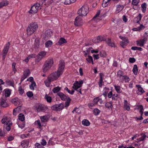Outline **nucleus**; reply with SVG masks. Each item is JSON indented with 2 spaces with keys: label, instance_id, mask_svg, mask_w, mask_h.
Here are the masks:
<instances>
[{
  "label": "nucleus",
  "instance_id": "nucleus-1",
  "mask_svg": "<svg viewBox=\"0 0 148 148\" xmlns=\"http://www.w3.org/2000/svg\"><path fill=\"white\" fill-rule=\"evenodd\" d=\"M64 67L65 63L64 61L61 60L58 65L57 71L51 73L48 76L47 80L45 81V83L47 86H49L51 82L56 80L62 74Z\"/></svg>",
  "mask_w": 148,
  "mask_h": 148
},
{
  "label": "nucleus",
  "instance_id": "nucleus-2",
  "mask_svg": "<svg viewBox=\"0 0 148 148\" xmlns=\"http://www.w3.org/2000/svg\"><path fill=\"white\" fill-rule=\"evenodd\" d=\"M38 25L36 22L31 23L28 26L27 29V35L30 36L37 30Z\"/></svg>",
  "mask_w": 148,
  "mask_h": 148
},
{
  "label": "nucleus",
  "instance_id": "nucleus-3",
  "mask_svg": "<svg viewBox=\"0 0 148 148\" xmlns=\"http://www.w3.org/2000/svg\"><path fill=\"white\" fill-rule=\"evenodd\" d=\"M117 77L118 78V80L120 82L122 83L124 81L125 82H129L130 79L127 75H124V72L119 70L117 72Z\"/></svg>",
  "mask_w": 148,
  "mask_h": 148
},
{
  "label": "nucleus",
  "instance_id": "nucleus-4",
  "mask_svg": "<svg viewBox=\"0 0 148 148\" xmlns=\"http://www.w3.org/2000/svg\"><path fill=\"white\" fill-rule=\"evenodd\" d=\"M53 64V60L52 58L48 59L44 63L43 66V71L46 72L49 71L51 67Z\"/></svg>",
  "mask_w": 148,
  "mask_h": 148
},
{
  "label": "nucleus",
  "instance_id": "nucleus-5",
  "mask_svg": "<svg viewBox=\"0 0 148 148\" xmlns=\"http://www.w3.org/2000/svg\"><path fill=\"white\" fill-rule=\"evenodd\" d=\"M88 12V7L86 4L83 5L78 11V13L79 16H85L86 15Z\"/></svg>",
  "mask_w": 148,
  "mask_h": 148
},
{
  "label": "nucleus",
  "instance_id": "nucleus-6",
  "mask_svg": "<svg viewBox=\"0 0 148 148\" xmlns=\"http://www.w3.org/2000/svg\"><path fill=\"white\" fill-rule=\"evenodd\" d=\"M42 2H40L39 3H36L33 5L31 8L29 13H35L37 12L38 10L41 9Z\"/></svg>",
  "mask_w": 148,
  "mask_h": 148
},
{
  "label": "nucleus",
  "instance_id": "nucleus-7",
  "mask_svg": "<svg viewBox=\"0 0 148 148\" xmlns=\"http://www.w3.org/2000/svg\"><path fill=\"white\" fill-rule=\"evenodd\" d=\"M74 24L75 26H80L83 25V21L80 16L79 15L76 17Z\"/></svg>",
  "mask_w": 148,
  "mask_h": 148
},
{
  "label": "nucleus",
  "instance_id": "nucleus-8",
  "mask_svg": "<svg viewBox=\"0 0 148 148\" xmlns=\"http://www.w3.org/2000/svg\"><path fill=\"white\" fill-rule=\"evenodd\" d=\"M64 108L63 104L60 103L56 104L52 106L51 107V109L53 110L56 111H60Z\"/></svg>",
  "mask_w": 148,
  "mask_h": 148
},
{
  "label": "nucleus",
  "instance_id": "nucleus-9",
  "mask_svg": "<svg viewBox=\"0 0 148 148\" xmlns=\"http://www.w3.org/2000/svg\"><path fill=\"white\" fill-rule=\"evenodd\" d=\"M83 83V82L82 80H80L79 81H76L74 83L72 88L74 90H77V88H79L82 86Z\"/></svg>",
  "mask_w": 148,
  "mask_h": 148
},
{
  "label": "nucleus",
  "instance_id": "nucleus-10",
  "mask_svg": "<svg viewBox=\"0 0 148 148\" xmlns=\"http://www.w3.org/2000/svg\"><path fill=\"white\" fill-rule=\"evenodd\" d=\"M10 45V43L8 42L6 44L5 46L4 47L2 51L3 54L5 56L6 55L7 53H8Z\"/></svg>",
  "mask_w": 148,
  "mask_h": 148
},
{
  "label": "nucleus",
  "instance_id": "nucleus-11",
  "mask_svg": "<svg viewBox=\"0 0 148 148\" xmlns=\"http://www.w3.org/2000/svg\"><path fill=\"white\" fill-rule=\"evenodd\" d=\"M147 40V38H144L143 39H141L136 41V44L137 45L139 46H143L144 45V43Z\"/></svg>",
  "mask_w": 148,
  "mask_h": 148
},
{
  "label": "nucleus",
  "instance_id": "nucleus-12",
  "mask_svg": "<svg viewBox=\"0 0 148 148\" xmlns=\"http://www.w3.org/2000/svg\"><path fill=\"white\" fill-rule=\"evenodd\" d=\"M37 111L38 112H45L47 110V108L43 107L41 105H39L37 106L36 108Z\"/></svg>",
  "mask_w": 148,
  "mask_h": 148
},
{
  "label": "nucleus",
  "instance_id": "nucleus-13",
  "mask_svg": "<svg viewBox=\"0 0 148 148\" xmlns=\"http://www.w3.org/2000/svg\"><path fill=\"white\" fill-rule=\"evenodd\" d=\"M123 40L120 42V45L123 48H124L128 43L129 41L127 38H123Z\"/></svg>",
  "mask_w": 148,
  "mask_h": 148
},
{
  "label": "nucleus",
  "instance_id": "nucleus-14",
  "mask_svg": "<svg viewBox=\"0 0 148 148\" xmlns=\"http://www.w3.org/2000/svg\"><path fill=\"white\" fill-rule=\"evenodd\" d=\"M12 103L16 106H18L21 104V101L17 97L13 98L11 101Z\"/></svg>",
  "mask_w": 148,
  "mask_h": 148
},
{
  "label": "nucleus",
  "instance_id": "nucleus-15",
  "mask_svg": "<svg viewBox=\"0 0 148 148\" xmlns=\"http://www.w3.org/2000/svg\"><path fill=\"white\" fill-rule=\"evenodd\" d=\"M140 138L137 139V141H136V142L138 143L140 141H143L147 137L146 135L145 134L143 133H142L140 135Z\"/></svg>",
  "mask_w": 148,
  "mask_h": 148
},
{
  "label": "nucleus",
  "instance_id": "nucleus-16",
  "mask_svg": "<svg viewBox=\"0 0 148 148\" xmlns=\"http://www.w3.org/2000/svg\"><path fill=\"white\" fill-rule=\"evenodd\" d=\"M53 35V32L51 29L47 30L45 32V37L46 38L50 37Z\"/></svg>",
  "mask_w": 148,
  "mask_h": 148
},
{
  "label": "nucleus",
  "instance_id": "nucleus-17",
  "mask_svg": "<svg viewBox=\"0 0 148 148\" xmlns=\"http://www.w3.org/2000/svg\"><path fill=\"white\" fill-rule=\"evenodd\" d=\"M12 124L11 122L10 121H8L6 123V124L4 125V128L7 131H9L11 129L10 126Z\"/></svg>",
  "mask_w": 148,
  "mask_h": 148
},
{
  "label": "nucleus",
  "instance_id": "nucleus-18",
  "mask_svg": "<svg viewBox=\"0 0 148 148\" xmlns=\"http://www.w3.org/2000/svg\"><path fill=\"white\" fill-rule=\"evenodd\" d=\"M53 1V0H45L40 2H42L41 5L43 6L44 5H48L52 3Z\"/></svg>",
  "mask_w": 148,
  "mask_h": 148
},
{
  "label": "nucleus",
  "instance_id": "nucleus-19",
  "mask_svg": "<svg viewBox=\"0 0 148 148\" xmlns=\"http://www.w3.org/2000/svg\"><path fill=\"white\" fill-rule=\"evenodd\" d=\"M8 106V105L7 103L5 100L3 99H1L0 100V106L5 108Z\"/></svg>",
  "mask_w": 148,
  "mask_h": 148
},
{
  "label": "nucleus",
  "instance_id": "nucleus-20",
  "mask_svg": "<svg viewBox=\"0 0 148 148\" xmlns=\"http://www.w3.org/2000/svg\"><path fill=\"white\" fill-rule=\"evenodd\" d=\"M136 86L138 89V92H137V94L138 95H141L143 92H145V91L143 90V88L140 85H137Z\"/></svg>",
  "mask_w": 148,
  "mask_h": 148
},
{
  "label": "nucleus",
  "instance_id": "nucleus-21",
  "mask_svg": "<svg viewBox=\"0 0 148 148\" xmlns=\"http://www.w3.org/2000/svg\"><path fill=\"white\" fill-rule=\"evenodd\" d=\"M58 95L60 97L61 99L62 100H65L68 99L69 97L65 95L62 92H60L58 93Z\"/></svg>",
  "mask_w": 148,
  "mask_h": 148
},
{
  "label": "nucleus",
  "instance_id": "nucleus-22",
  "mask_svg": "<svg viewBox=\"0 0 148 148\" xmlns=\"http://www.w3.org/2000/svg\"><path fill=\"white\" fill-rule=\"evenodd\" d=\"M116 13H118L121 11L124 8V6L123 5H117L116 6Z\"/></svg>",
  "mask_w": 148,
  "mask_h": 148
},
{
  "label": "nucleus",
  "instance_id": "nucleus-23",
  "mask_svg": "<svg viewBox=\"0 0 148 148\" xmlns=\"http://www.w3.org/2000/svg\"><path fill=\"white\" fill-rule=\"evenodd\" d=\"M28 140L23 141L21 143V145L22 147L24 148H27L29 144Z\"/></svg>",
  "mask_w": 148,
  "mask_h": 148
},
{
  "label": "nucleus",
  "instance_id": "nucleus-24",
  "mask_svg": "<svg viewBox=\"0 0 148 148\" xmlns=\"http://www.w3.org/2000/svg\"><path fill=\"white\" fill-rule=\"evenodd\" d=\"M124 108L127 111H129L130 109V107L129 105V104L128 103L127 100H125L124 101Z\"/></svg>",
  "mask_w": 148,
  "mask_h": 148
},
{
  "label": "nucleus",
  "instance_id": "nucleus-25",
  "mask_svg": "<svg viewBox=\"0 0 148 148\" xmlns=\"http://www.w3.org/2000/svg\"><path fill=\"white\" fill-rule=\"evenodd\" d=\"M9 2L7 0H4L2 2H0V8L4 6H7L8 5Z\"/></svg>",
  "mask_w": 148,
  "mask_h": 148
},
{
  "label": "nucleus",
  "instance_id": "nucleus-26",
  "mask_svg": "<svg viewBox=\"0 0 148 148\" xmlns=\"http://www.w3.org/2000/svg\"><path fill=\"white\" fill-rule=\"evenodd\" d=\"M67 42L66 40L63 38H61L59 40L58 42V45H61L64 43Z\"/></svg>",
  "mask_w": 148,
  "mask_h": 148
},
{
  "label": "nucleus",
  "instance_id": "nucleus-27",
  "mask_svg": "<svg viewBox=\"0 0 148 148\" xmlns=\"http://www.w3.org/2000/svg\"><path fill=\"white\" fill-rule=\"evenodd\" d=\"M106 42L109 46L114 47H115L114 43L112 42L110 39H108L106 41Z\"/></svg>",
  "mask_w": 148,
  "mask_h": 148
},
{
  "label": "nucleus",
  "instance_id": "nucleus-28",
  "mask_svg": "<svg viewBox=\"0 0 148 148\" xmlns=\"http://www.w3.org/2000/svg\"><path fill=\"white\" fill-rule=\"evenodd\" d=\"M11 90L9 89H5L4 90L5 95V97H8L10 96L11 93Z\"/></svg>",
  "mask_w": 148,
  "mask_h": 148
},
{
  "label": "nucleus",
  "instance_id": "nucleus-29",
  "mask_svg": "<svg viewBox=\"0 0 148 148\" xmlns=\"http://www.w3.org/2000/svg\"><path fill=\"white\" fill-rule=\"evenodd\" d=\"M86 60L89 63H92V64H94L93 59L91 56H88V58H86Z\"/></svg>",
  "mask_w": 148,
  "mask_h": 148
},
{
  "label": "nucleus",
  "instance_id": "nucleus-30",
  "mask_svg": "<svg viewBox=\"0 0 148 148\" xmlns=\"http://www.w3.org/2000/svg\"><path fill=\"white\" fill-rule=\"evenodd\" d=\"M114 87L117 93H120L122 91L121 90V87L119 86L115 85Z\"/></svg>",
  "mask_w": 148,
  "mask_h": 148
},
{
  "label": "nucleus",
  "instance_id": "nucleus-31",
  "mask_svg": "<svg viewBox=\"0 0 148 148\" xmlns=\"http://www.w3.org/2000/svg\"><path fill=\"white\" fill-rule=\"evenodd\" d=\"M97 41L95 42H99L105 40V38L102 36H97L96 38Z\"/></svg>",
  "mask_w": 148,
  "mask_h": 148
},
{
  "label": "nucleus",
  "instance_id": "nucleus-32",
  "mask_svg": "<svg viewBox=\"0 0 148 148\" xmlns=\"http://www.w3.org/2000/svg\"><path fill=\"white\" fill-rule=\"evenodd\" d=\"M52 44L53 42L51 41L50 40H48L45 43V47L47 48L50 47L52 45Z\"/></svg>",
  "mask_w": 148,
  "mask_h": 148
},
{
  "label": "nucleus",
  "instance_id": "nucleus-33",
  "mask_svg": "<svg viewBox=\"0 0 148 148\" xmlns=\"http://www.w3.org/2000/svg\"><path fill=\"white\" fill-rule=\"evenodd\" d=\"M82 124L85 126H89L90 123L89 121L87 119H84L82 121Z\"/></svg>",
  "mask_w": 148,
  "mask_h": 148
},
{
  "label": "nucleus",
  "instance_id": "nucleus-34",
  "mask_svg": "<svg viewBox=\"0 0 148 148\" xmlns=\"http://www.w3.org/2000/svg\"><path fill=\"white\" fill-rule=\"evenodd\" d=\"M111 0H103L102 6L104 7H106L108 4L109 2Z\"/></svg>",
  "mask_w": 148,
  "mask_h": 148
},
{
  "label": "nucleus",
  "instance_id": "nucleus-35",
  "mask_svg": "<svg viewBox=\"0 0 148 148\" xmlns=\"http://www.w3.org/2000/svg\"><path fill=\"white\" fill-rule=\"evenodd\" d=\"M40 119L43 122H45L47 121L48 119L47 116L45 115L40 117Z\"/></svg>",
  "mask_w": 148,
  "mask_h": 148
},
{
  "label": "nucleus",
  "instance_id": "nucleus-36",
  "mask_svg": "<svg viewBox=\"0 0 148 148\" xmlns=\"http://www.w3.org/2000/svg\"><path fill=\"white\" fill-rule=\"evenodd\" d=\"M6 84L12 86H14V82L9 80H7L5 82Z\"/></svg>",
  "mask_w": 148,
  "mask_h": 148
},
{
  "label": "nucleus",
  "instance_id": "nucleus-37",
  "mask_svg": "<svg viewBox=\"0 0 148 148\" xmlns=\"http://www.w3.org/2000/svg\"><path fill=\"white\" fill-rule=\"evenodd\" d=\"M141 7L142 8V11L143 13L145 12V10L147 7V5L145 3H144L141 5Z\"/></svg>",
  "mask_w": 148,
  "mask_h": 148
},
{
  "label": "nucleus",
  "instance_id": "nucleus-38",
  "mask_svg": "<svg viewBox=\"0 0 148 148\" xmlns=\"http://www.w3.org/2000/svg\"><path fill=\"white\" fill-rule=\"evenodd\" d=\"M19 119L21 121H23L25 119V117L24 115L22 114H20L18 116Z\"/></svg>",
  "mask_w": 148,
  "mask_h": 148
},
{
  "label": "nucleus",
  "instance_id": "nucleus-39",
  "mask_svg": "<svg viewBox=\"0 0 148 148\" xmlns=\"http://www.w3.org/2000/svg\"><path fill=\"white\" fill-rule=\"evenodd\" d=\"M30 74V72L29 70H25L24 73V76L25 78H26L27 77L29 76Z\"/></svg>",
  "mask_w": 148,
  "mask_h": 148
},
{
  "label": "nucleus",
  "instance_id": "nucleus-40",
  "mask_svg": "<svg viewBox=\"0 0 148 148\" xmlns=\"http://www.w3.org/2000/svg\"><path fill=\"white\" fill-rule=\"evenodd\" d=\"M134 73L136 75L138 72V69L137 66L136 65H134V66L132 70Z\"/></svg>",
  "mask_w": 148,
  "mask_h": 148
},
{
  "label": "nucleus",
  "instance_id": "nucleus-41",
  "mask_svg": "<svg viewBox=\"0 0 148 148\" xmlns=\"http://www.w3.org/2000/svg\"><path fill=\"white\" fill-rule=\"evenodd\" d=\"M61 89V88L59 86L54 88L53 89V91L54 93H56L59 91Z\"/></svg>",
  "mask_w": 148,
  "mask_h": 148
},
{
  "label": "nucleus",
  "instance_id": "nucleus-42",
  "mask_svg": "<svg viewBox=\"0 0 148 148\" xmlns=\"http://www.w3.org/2000/svg\"><path fill=\"white\" fill-rule=\"evenodd\" d=\"M131 49L133 50H137L140 51H142L143 50L142 48L137 47H131Z\"/></svg>",
  "mask_w": 148,
  "mask_h": 148
},
{
  "label": "nucleus",
  "instance_id": "nucleus-43",
  "mask_svg": "<svg viewBox=\"0 0 148 148\" xmlns=\"http://www.w3.org/2000/svg\"><path fill=\"white\" fill-rule=\"evenodd\" d=\"M65 90L67 91L69 93L73 95L74 94V91L73 90H69L68 88L67 87H66L64 89Z\"/></svg>",
  "mask_w": 148,
  "mask_h": 148
},
{
  "label": "nucleus",
  "instance_id": "nucleus-44",
  "mask_svg": "<svg viewBox=\"0 0 148 148\" xmlns=\"http://www.w3.org/2000/svg\"><path fill=\"white\" fill-rule=\"evenodd\" d=\"M36 86V83L34 82H32L30 85L29 86L30 88L32 90H34V87Z\"/></svg>",
  "mask_w": 148,
  "mask_h": 148
},
{
  "label": "nucleus",
  "instance_id": "nucleus-45",
  "mask_svg": "<svg viewBox=\"0 0 148 148\" xmlns=\"http://www.w3.org/2000/svg\"><path fill=\"white\" fill-rule=\"evenodd\" d=\"M71 100V99H70L69 97H68V99H67V101L65 102V107H67L69 106Z\"/></svg>",
  "mask_w": 148,
  "mask_h": 148
},
{
  "label": "nucleus",
  "instance_id": "nucleus-46",
  "mask_svg": "<svg viewBox=\"0 0 148 148\" xmlns=\"http://www.w3.org/2000/svg\"><path fill=\"white\" fill-rule=\"evenodd\" d=\"M16 65V63H13L12 64V71L14 74H15L17 71L16 69L15 68Z\"/></svg>",
  "mask_w": 148,
  "mask_h": 148
},
{
  "label": "nucleus",
  "instance_id": "nucleus-47",
  "mask_svg": "<svg viewBox=\"0 0 148 148\" xmlns=\"http://www.w3.org/2000/svg\"><path fill=\"white\" fill-rule=\"evenodd\" d=\"M40 42L38 40H36L34 43V47L36 49H38L39 47Z\"/></svg>",
  "mask_w": 148,
  "mask_h": 148
},
{
  "label": "nucleus",
  "instance_id": "nucleus-48",
  "mask_svg": "<svg viewBox=\"0 0 148 148\" xmlns=\"http://www.w3.org/2000/svg\"><path fill=\"white\" fill-rule=\"evenodd\" d=\"M100 100L101 101V99H100L98 97H96L93 100V103L96 105L97 104L98 102Z\"/></svg>",
  "mask_w": 148,
  "mask_h": 148
},
{
  "label": "nucleus",
  "instance_id": "nucleus-49",
  "mask_svg": "<svg viewBox=\"0 0 148 148\" xmlns=\"http://www.w3.org/2000/svg\"><path fill=\"white\" fill-rule=\"evenodd\" d=\"M93 112L95 115H97L99 114L100 112V111L98 109L96 108L94 109L93 110Z\"/></svg>",
  "mask_w": 148,
  "mask_h": 148
},
{
  "label": "nucleus",
  "instance_id": "nucleus-50",
  "mask_svg": "<svg viewBox=\"0 0 148 148\" xmlns=\"http://www.w3.org/2000/svg\"><path fill=\"white\" fill-rule=\"evenodd\" d=\"M18 91H19V94L21 95H22L24 92V90L21 86L19 87Z\"/></svg>",
  "mask_w": 148,
  "mask_h": 148
},
{
  "label": "nucleus",
  "instance_id": "nucleus-51",
  "mask_svg": "<svg viewBox=\"0 0 148 148\" xmlns=\"http://www.w3.org/2000/svg\"><path fill=\"white\" fill-rule=\"evenodd\" d=\"M45 98L48 102L50 103L52 99L51 97L46 95L45 96Z\"/></svg>",
  "mask_w": 148,
  "mask_h": 148
},
{
  "label": "nucleus",
  "instance_id": "nucleus-52",
  "mask_svg": "<svg viewBox=\"0 0 148 148\" xmlns=\"http://www.w3.org/2000/svg\"><path fill=\"white\" fill-rule=\"evenodd\" d=\"M43 58L38 54L37 55L36 59V62H39Z\"/></svg>",
  "mask_w": 148,
  "mask_h": 148
},
{
  "label": "nucleus",
  "instance_id": "nucleus-53",
  "mask_svg": "<svg viewBox=\"0 0 148 148\" xmlns=\"http://www.w3.org/2000/svg\"><path fill=\"white\" fill-rule=\"evenodd\" d=\"M46 52L45 51L40 52L38 54L43 58L46 55Z\"/></svg>",
  "mask_w": 148,
  "mask_h": 148
},
{
  "label": "nucleus",
  "instance_id": "nucleus-54",
  "mask_svg": "<svg viewBox=\"0 0 148 148\" xmlns=\"http://www.w3.org/2000/svg\"><path fill=\"white\" fill-rule=\"evenodd\" d=\"M139 2V0H133L132 1V4L135 5H136L138 4Z\"/></svg>",
  "mask_w": 148,
  "mask_h": 148
},
{
  "label": "nucleus",
  "instance_id": "nucleus-55",
  "mask_svg": "<svg viewBox=\"0 0 148 148\" xmlns=\"http://www.w3.org/2000/svg\"><path fill=\"white\" fill-rule=\"evenodd\" d=\"M35 148H45V147L38 143H36L35 144Z\"/></svg>",
  "mask_w": 148,
  "mask_h": 148
},
{
  "label": "nucleus",
  "instance_id": "nucleus-56",
  "mask_svg": "<svg viewBox=\"0 0 148 148\" xmlns=\"http://www.w3.org/2000/svg\"><path fill=\"white\" fill-rule=\"evenodd\" d=\"M141 14H139L137 17V18L138 20V21L137 20L136 22L137 23H139L140 22V21L141 20Z\"/></svg>",
  "mask_w": 148,
  "mask_h": 148
},
{
  "label": "nucleus",
  "instance_id": "nucleus-57",
  "mask_svg": "<svg viewBox=\"0 0 148 148\" xmlns=\"http://www.w3.org/2000/svg\"><path fill=\"white\" fill-rule=\"evenodd\" d=\"M26 94L27 96L29 97H31L33 96V94L31 91L28 92Z\"/></svg>",
  "mask_w": 148,
  "mask_h": 148
},
{
  "label": "nucleus",
  "instance_id": "nucleus-58",
  "mask_svg": "<svg viewBox=\"0 0 148 148\" xmlns=\"http://www.w3.org/2000/svg\"><path fill=\"white\" fill-rule=\"evenodd\" d=\"M138 108L140 109V113H142L143 112V110H144L143 106L142 105H140L138 106Z\"/></svg>",
  "mask_w": 148,
  "mask_h": 148
},
{
  "label": "nucleus",
  "instance_id": "nucleus-59",
  "mask_svg": "<svg viewBox=\"0 0 148 148\" xmlns=\"http://www.w3.org/2000/svg\"><path fill=\"white\" fill-rule=\"evenodd\" d=\"M40 143L43 146H45L47 144V142L45 139H43L42 140Z\"/></svg>",
  "mask_w": 148,
  "mask_h": 148
},
{
  "label": "nucleus",
  "instance_id": "nucleus-60",
  "mask_svg": "<svg viewBox=\"0 0 148 148\" xmlns=\"http://www.w3.org/2000/svg\"><path fill=\"white\" fill-rule=\"evenodd\" d=\"M129 61L130 62L133 63L135 62V59L133 58H130L129 59Z\"/></svg>",
  "mask_w": 148,
  "mask_h": 148
},
{
  "label": "nucleus",
  "instance_id": "nucleus-61",
  "mask_svg": "<svg viewBox=\"0 0 148 148\" xmlns=\"http://www.w3.org/2000/svg\"><path fill=\"white\" fill-rule=\"evenodd\" d=\"M111 103L109 102L105 104L106 107L108 108H109L110 107H111Z\"/></svg>",
  "mask_w": 148,
  "mask_h": 148
},
{
  "label": "nucleus",
  "instance_id": "nucleus-62",
  "mask_svg": "<svg viewBox=\"0 0 148 148\" xmlns=\"http://www.w3.org/2000/svg\"><path fill=\"white\" fill-rule=\"evenodd\" d=\"M100 18V17L99 16H96V18L94 20L93 18L92 19V20L93 21H95V22H97L99 21Z\"/></svg>",
  "mask_w": 148,
  "mask_h": 148
},
{
  "label": "nucleus",
  "instance_id": "nucleus-63",
  "mask_svg": "<svg viewBox=\"0 0 148 148\" xmlns=\"http://www.w3.org/2000/svg\"><path fill=\"white\" fill-rule=\"evenodd\" d=\"M103 83V79H100L99 81V82L98 84L99 86L100 87H101L102 86V84Z\"/></svg>",
  "mask_w": 148,
  "mask_h": 148
},
{
  "label": "nucleus",
  "instance_id": "nucleus-64",
  "mask_svg": "<svg viewBox=\"0 0 148 148\" xmlns=\"http://www.w3.org/2000/svg\"><path fill=\"white\" fill-rule=\"evenodd\" d=\"M7 117H4L1 120L2 123H4L7 121Z\"/></svg>",
  "mask_w": 148,
  "mask_h": 148
}]
</instances>
